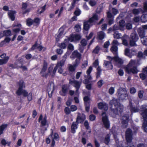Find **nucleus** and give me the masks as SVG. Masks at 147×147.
Segmentation results:
<instances>
[{
  "label": "nucleus",
  "instance_id": "f257e3e1",
  "mask_svg": "<svg viewBox=\"0 0 147 147\" xmlns=\"http://www.w3.org/2000/svg\"><path fill=\"white\" fill-rule=\"evenodd\" d=\"M109 105L111 106V111L115 115L121 114L123 112V106L120 103L119 99L113 98L110 101Z\"/></svg>",
  "mask_w": 147,
  "mask_h": 147
},
{
  "label": "nucleus",
  "instance_id": "f03ea898",
  "mask_svg": "<svg viewBox=\"0 0 147 147\" xmlns=\"http://www.w3.org/2000/svg\"><path fill=\"white\" fill-rule=\"evenodd\" d=\"M19 88L16 91V94L18 96L22 94L24 97H26L28 95V92L24 88H25V83L23 80H21L17 83Z\"/></svg>",
  "mask_w": 147,
  "mask_h": 147
},
{
  "label": "nucleus",
  "instance_id": "7ed1b4c3",
  "mask_svg": "<svg viewBox=\"0 0 147 147\" xmlns=\"http://www.w3.org/2000/svg\"><path fill=\"white\" fill-rule=\"evenodd\" d=\"M141 115L142 116L144 122L142 126L143 127L144 131L147 132V105H142L140 108Z\"/></svg>",
  "mask_w": 147,
  "mask_h": 147
},
{
  "label": "nucleus",
  "instance_id": "20e7f679",
  "mask_svg": "<svg viewBox=\"0 0 147 147\" xmlns=\"http://www.w3.org/2000/svg\"><path fill=\"white\" fill-rule=\"evenodd\" d=\"M48 63L45 60H44L41 70L40 72V74L42 77H45L47 78V76L49 75V74L50 73L53 69V67L52 66H50L49 67L48 69V72H46L47 69Z\"/></svg>",
  "mask_w": 147,
  "mask_h": 147
},
{
  "label": "nucleus",
  "instance_id": "39448f33",
  "mask_svg": "<svg viewBox=\"0 0 147 147\" xmlns=\"http://www.w3.org/2000/svg\"><path fill=\"white\" fill-rule=\"evenodd\" d=\"M26 24L28 27H30L32 25L38 27L39 25L40 20L39 18H35L34 20L30 18H28L26 20Z\"/></svg>",
  "mask_w": 147,
  "mask_h": 147
},
{
  "label": "nucleus",
  "instance_id": "423d86ee",
  "mask_svg": "<svg viewBox=\"0 0 147 147\" xmlns=\"http://www.w3.org/2000/svg\"><path fill=\"white\" fill-rule=\"evenodd\" d=\"M42 118V115L41 114L40 115L38 119V122H40V127L41 128V130L43 131H45L47 130V127H45L47 123V117L46 115H45L43 119Z\"/></svg>",
  "mask_w": 147,
  "mask_h": 147
},
{
  "label": "nucleus",
  "instance_id": "0eeeda50",
  "mask_svg": "<svg viewBox=\"0 0 147 147\" xmlns=\"http://www.w3.org/2000/svg\"><path fill=\"white\" fill-rule=\"evenodd\" d=\"M133 133L132 130L130 128H127L125 132V138L127 143H131L133 139Z\"/></svg>",
  "mask_w": 147,
  "mask_h": 147
},
{
  "label": "nucleus",
  "instance_id": "6e6552de",
  "mask_svg": "<svg viewBox=\"0 0 147 147\" xmlns=\"http://www.w3.org/2000/svg\"><path fill=\"white\" fill-rule=\"evenodd\" d=\"M117 94L118 98L121 100L126 99L128 97L127 92H125L120 89H119L117 90Z\"/></svg>",
  "mask_w": 147,
  "mask_h": 147
},
{
  "label": "nucleus",
  "instance_id": "1a4fd4ad",
  "mask_svg": "<svg viewBox=\"0 0 147 147\" xmlns=\"http://www.w3.org/2000/svg\"><path fill=\"white\" fill-rule=\"evenodd\" d=\"M102 121L104 127L106 129H109L110 126V123L108 116L106 115L103 116L102 118Z\"/></svg>",
  "mask_w": 147,
  "mask_h": 147
},
{
  "label": "nucleus",
  "instance_id": "9d476101",
  "mask_svg": "<svg viewBox=\"0 0 147 147\" xmlns=\"http://www.w3.org/2000/svg\"><path fill=\"white\" fill-rule=\"evenodd\" d=\"M132 68L129 69L128 67H126L125 68L126 71L129 74H130L132 73L133 74H137L139 71L138 69L137 66H134Z\"/></svg>",
  "mask_w": 147,
  "mask_h": 147
},
{
  "label": "nucleus",
  "instance_id": "9b49d317",
  "mask_svg": "<svg viewBox=\"0 0 147 147\" xmlns=\"http://www.w3.org/2000/svg\"><path fill=\"white\" fill-rule=\"evenodd\" d=\"M99 17L97 14L94 13L92 17L89 18L88 20V22L90 24H95L97 23V22L99 20Z\"/></svg>",
  "mask_w": 147,
  "mask_h": 147
},
{
  "label": "nucleus",
  "instance_id": "f8f14e48",
  "mask_svg": "<svg viewBox=\"0 0 147 147\" xmlns=\"http://www.w3.org/2000/svg\"><path fill=\"white\" fill-rule=\"evenodd\" d=\"M69 88L67 85H62L61 87V91H60V95L62 96H65L67 93Z\"/></svg>",
  "mask_w": 147,
  "mask_h": 147
},
{
  "label": "nucleus",
  "instance_id": "ddd939ff",
  "mask_svg": "<svg viewBox=\"0 0 147 147\" xmlns=\"http://www.w3.org/2000/svg\"><path fill=\"white\" fill-rule=\"evenodd\" d=\"M107 18H109L108 24L109 25H111L114 22V17L111 13L109 11L107 13Z\"/></svg>",
  "mask_w": 147,
  "mask_h": 147
},
{
  "label": "nucleus",
  "instance_id": "4468645a",
  "mask_svg": "<svg viewBox=\"0 0 147 147\" xmlns=\"http://www.w3.org/2000/svg\"><path fill=\"white\" fill-rule=\"evenodd\" d=\"M129 106L131 113L138 112L139 111V109L136 107H133L132 103L131 101L129 102Z\"/></svg>",
  "mask_w": 147,
  "mask_h": 147
},
{
  "label": "nucleus",
  "instance_id": "2eb2a0df",
  "mask_svg": "<svg viewBox=\"0 0 147 147\" xmlns=\"http://www.w3.org/2000/svg\"><path fill=\"white\" fill-rule=\"evenodd\" d=\"M104 65L107 70H112L113 69V65L111 61H105Z\"/></svg>",
  "mask_w": 147,
  "mask_h": 147
},
{
  "label": "nucleus",
  "instance_id": "dca6fc26",
  "mask_svg": "<svg viewBox=\"0 0 147 147\" xmlns=\"http://www.w3.org/2000/svg\"><path fill=\"white\" fill-rule=\"evenodd\" d=\"M129 114H124L122 117V123L123 124H127L129 121Z\"/></svg>",
  "mask_w": 147,
  "mask_h": 147
},
{
  "label": "nucleus",
  "instance_id": "f3484780",
  "mask_svg": "<svg viewBox=\"0 0 147 147\" xmlns=\"http://www.w3.org/2000/svg\"><path fill=\"white\" fill-rule=\"evenodd\" d=\"M78 124L76 121L73 122L71 126V132L73 134H75L76 132V130L78 128Z\"/></svg>",
  "mask_w": 147,
  "mask_h": 147
},
{
  "label": "nucleus",
  "instance_id": "a211bd4d",
  "mask_svg": "<svg viewBox=\"0 0 147 147\" xmlns=\"http://www.w3.org/2000/svg\"><path fill=\"white\" fill-rule=\"evenodd\" d=\"M71 56L74 59L76 58L78 59H81V54L78 52L77 50L74 51L72 52Z\"/></svg>",
  "mask_w": 147,
  "mask_h": 147
},
{
  "label": "nucleus",
  "instance_id": "6ab92c4d",
  "mask_svg": "<svg viewBox=\"0 0 147 147\" xmlns=\"http://www.w3.org/2000/svg\"><path fill=\"white\" fill-rule=\"evenodd\" d=\"M16 11H15L10 10L8 12V15L12 21H14L15 20V14H16Z\"/></svg>",
  "mask_w": 147,
  "mask_h": 147
},
{
  "label": "nucleus",
  "instance_id": "aec40b11",
  "mask_svg": "<svg viewBox=\"0 0 147 147\" xmlns=\"http://www.w3.org/2000/svg\"><path fill=\"white\" fill-rule=\"evenodd\" d=\"M86 119L85 116H81L78 115L76 118V122L78 124L79 123H82Z\"/></svg>",
  "mask_w": 147,
  "mask_h": 147
},
{
  "label": "nucleus",
  "instance_id": "412c9836",
  "mask_svg": "<svg viewBox=\"0 0 147 147\" xmlns=\"http://www.w3.org/2000/svg\"><path fill=\"white\" fill-rule=\"evenodd\" d=\"M138 32L140 38L144 37L145 34V31L142 28H139L137 30Z\"/></svg>",
  "mask_w": 147,
  "mask_h": 147
},
{
  "label": "nucleus",
  "instance_id": "4be33fe9",
  "mask_svg": "<svg viewBox=\"0 0 147 147\" xmlns=\"http://www.w3.org/2000/svg\"><path fill=\"white\" fill-rule=\"evenodd\" d=\"M111 134H107L105 137L104 140V143L106 145H108L110 141Z\"/></svg>",
  "mask_w": 147,
  "mask_h": 147
},
{
  "label": "nucleus",
  "instance_id": "5701e85b",
  "mask_svg": "<svg viewBox=\"0 0 147 147\" xmlns=\"http://www.w3.org/2000/svg\"><path fill=\"white\" fill-rule=\"evenodd\" d=\"M105 34L102 31H100L97 33V38L100 40H103L105 38Z\"/></svg>",
  "mask_w": 147,
  "mask_h": 147
},
{
  "label": "nucleus",
  "instance_id": "b1692460",
  "mask_svg": "<svg viewBox=\"0 0 147 147\" xmlns=\"http://www.w3.org/2000/svg\"><path fill=\"white\" fill-rule=\"evenodd\" d=\"M119 25L120 28V30H123L125 26V22L124 20H121L119 22Z\"/></svg>",
  "mask_w": 147,
  "mask_h": 147
},
{
  "label": "nucleus",
  "instance_id": "393cba45",
  "mask_svg": "<svg viewBox=\"0 0 147 147\" xmlns=\"http://www.w3.org/2000/svg\"><path fill=\"white\" fill-rule=\"evenodd\" d=\"M88 23H89V22H88V20L84 22V23L83 28L85 31H88L90 28V25L88 24Z\"/></svg>",
  "mask_w": 147,
  "mask_h": 147
},
{
  "label": "nucleus",
  "instance_id": "a878e982",
  "mask_svg": "<svg viewBox=\"0 0 147 147\" xmlns=\"http://www.w3.org/2000/svg\"><path fill=\"white\" fill-rule=\"evenodd\" d=\"M136 61L131 59L129 62V63L127 65V67H133L134 66H136Z\"/></svg>",
  "mask_w": 147,
  "mask_h": 147
},
{
  "label": "nucleus",
  "instance_id": "bb28decb",
  "mask_svg": "<svg viewBox=\"0 0 147 147\" xmlns=\"http://www.w3.org/2000/svg\"><path fill=\"white\" fill-rule=\"evenodd\" d=\"M9 59V57L7 56L4 59H0V65L6 64L7 62Z\"/></svg>",
  "mask_w": 147,
  "mask_h": 147
},
{
  "label": "nucleus",
  "instance_id": "cd10ccee",
  "mask_svg": "<svg viewBox=\"0 0 147 147\" xmlns=\"http://www.w3.org/2000/svg\"><path fill=\"white\" fill-rule=\"evenodd\" d=\"M7 124H2L0 126V136L3 134V131L7 128Z\"/></svg>",
  "mask_w": 147,
  "mask_h": 147
},
{
  "label": "nucleus",
  "instance_id": "c85d7f7f",
  "mask_svg": "<svg viewBox=\"0 0 147 147\" xmlns=\"http://www.w3.org/2000/svg\"><path fill=\"white\" fill-rule=\"evenodd\" d=\"M131 39L137 41L138 39V37L137 34L134 33H131L130 35Z\"/></svg>",
  "mask_w": 147,
  "mask_h": 147
},
{
  "label": "nucleus",
  "instance_id": "c756f323",
  "mask_svg": "<svg viewBox=\"0 0 147 147\" xmlns=\"http://www.w3.org/2000/svg\"><path fill=\"white\" fill-rule=\"evenodd\" d=\"M98 108L100 109H105V107H107H107L106 106L105 104H103L102 102H100L98 103Z\"/></svg>",
  "mask_w": 147,
  "mask_h": 147
},
{
  "label": "nucleus",
  "instance_id": "7c9ffc66",
  "mask_svg": "<svg viewBox=\"0 0 147 147\" xmlns=\"http://www.w3.org/2000/svg\"><path fill=\"white\" fill-rule=\"evenodd\" d=\"M141 39L142 44L144 45H147V36H145Z\"/></svg>",
  "mask_w": 147,
  "mask_h": 147
},
{
  "label": "nucleus",
  "instance_id": "2f4dec72",
  "mask_svg": "<svg viewBox=\"0 0 147 147\" xmlns=\"http://www.w3.org/2000/svg\"><path fill=\"white\" fill-rule=\"evenodd\" d=\"M76 3V0H73L71 4V6L68 8L67 10L68 11H71L74 8L75 6V4Z\"/></svg>",
  "mask_w": 147,
  "mask_h": 147
},
{
  "label": "nucleus",
  "instance_id": "473e14b6",
  "mask_svg": "<svg viewBox=\"0 0 147 147\" xmlns=\"http://www.w3.org/2000/svg\"><path fill=\"white\" fill-rule=\"evenodd\" d=\"M141 21L143 23L147 22V15L146 14L142 15L141 17Z\"/></svg>",
  "mask_w": 147,
  "mask_h": 147
},
{
  "label": "nucleus",
  "instance_id": "72a5a7b5",
  "mask_svg": "<svg viewBox=\"0 0 147 147\" xmlns=\"http://www.w3.org/2000/svg\"><path fill=\"white\" fill-rule=\"evenodd\" d=\"M63 32L64 30H61L59 32V34L56 37V41H59V40L60 38L62 36Z\"/></svg>",
  "mask_w": 147,
  "mask_h": 147
},
{
  "label": "nucleus",
  "instance_id": "f704fd0d",
  "mask_svg": "<svg viewBox=\"0 0 147 147\" xmlns=\"http://www.w3.org/2000/svg\"><path fill=\"white\" fill-rule=\"evenodd\" d=\"M111 51L113 53V52H116V55H117V52L118 50V47L117 46L113 45L111 49Z\"/></svg>",
  "mask_w": 147,
  "mask_h": 147
},
{
  "label": "nucleus",
  "instance_id": "c9c22d12",
  "mask_svg": "<svg viewBox=\"0 0 147 147\" xmlns=\"http://www.w3.org/2000/svg\"><path fill=\"white\" fill-rule=\"evenodd\" d=\"M74 40V35H71L70 36L68 37L67 39H65V41L66 42H67L69 41L72 42Z\"/></svg>",
  "mask_w": 147,
  "mask_h": 147
},
{
  "label": "nucleus",
  "instance_id": "e433bc0d",
  "mask_svg": "<svg viewBox=\"0 0 147 147\" xmlns=\"http://www.w3.org/2000/svg\"><path fill=\"white\" fill-rule=\"evenodd\" d=\"M74 29L77 32H79L81 30V25L78 24H76L74 27Z\"/></svg>",
  "mask_w": 147,
  "mask_h": 147
},
{
  "label": "nucleus",
  "instance_id": "4c0bfd02",
  "mask_svg": "<svg viewBox=\"0 0 147 147\" xmlns=\"http://www.w3.org/2000/svg\"><path fill=\"white\" fill-rule=\"evenodd\" d=\"M58 46L62 49H64L66 48L67 45L65 43L63 42L61 44H59L58 45Z\"/></svg>",
  "mask_w": 147,
  "mask_h": 147
},
{
  "label": "nucleus",
  "instance_id": "58836bf2",
  "mask_svg": "<svg viewBox=\"0 0 147 147\" xmlns=\"http://www.w3.org/2000/svg\"><path fill=\"white\" fill-rule=\"evenodd\" d=\"M100 49L99 46L98 45L94 49L93 51V53L96 54L98 53L99 51L100 50Z\"/></svg>",
  "mask_w": 147,
  "mask_h": 147
},
{
  "label": "nucleus",
  "instance_id": "ea45409f",
  "mask_svg": "<svg viewBox=\"0 0 147 147\" xmlns=\"http://www.w3.org/2000/svg\"><path fill=\"white\" fill-rule=\"evenodd\" d=\"M76 67H75L74 65L73 64V65H70L69 67V71L70 72H73L74 71L76 68Z\"/></svg>",
  "mask_w": 147,
  "mask_h": 147
},
{
  "label": "nucleus",
  "instance_id": "a19ab883",
  "mask_svg": "<svg viewBox=\"0 0 147 147\" xmlns=\"http://www.w3.org/2000/svg\"><path fill=\"white\" fill-rule=\"evenodd\" d=\"M75 86L74 87L76 88H77L78 90V89H79L81 85V82H80L79 81H76L74 84Z\"/></svg>",
  "mask_w": 147,
  "mask_h": 147
},
{
  "label": "nucleus",
  "instance_id": "79ce46f5",
  "mask_svg": "<svg viewBox=\"0 0 147 147\" xmlns=\"http://www.w3.org/2000/svg\"><path fill=\"white\" fill-rule=\"evenodd\" d=\"M120 35L121 34L119 33L117 31H115L113 34L114 38L117 39L120 38Z\"/></svg>",
  "mask_w": 147,
  "mask_h": 147
},
{
  "label": "nucleus",
  "instance_id": "37998d69",
  "mask_svg": "<svg viewBox=\"0 0 147 147\" xmlns=\"http://www.w3.org/2000/svg\"><path fill=\"white\" fill-rule=\"evenodd\" d=\"M112 13H113V15L114 16H115L117 14L119 13V11L118 10L116 9L115 8H112Z\"/></svg>",
  "mask_w": 147,
  "mask_h": 147
},
{
  "label": "nucleus",
  "instance_id": "c03bdc74",
  "mask_svg": "<svg viewBox=\"0 0 147 147\" xmlns=\"http://www.w3.org/2000/svg\"><path fill=\"white\" fill-rule=\"evenodd\" d=\"M5 36H8L11 35V32L10 30H8L3 31Z\"/></svg>",
  "mask_w": 147,
  "mask_h": 147
},
{
  "label": "nucleus",
  "instance_id": "a18cd8bd",
  "mask_svg": "<svg viewBox=\"0 0 147 147\" xmlns=\"http://www.w3.org/2000/svg\"><path fill=\"white\" fill-rule=\"evenodd\" d=\"M137 57H138L143 59H145V56H144V53L141 51H139Z\"/></svg>",
  "mask_w": 147,
  "mask_h": 147
},
{
  "label": "nucleus",
  "instance_id": "49530a36",
  "mask_svg": "<svg viewBox=\"0 0 147 147\" xmlns=\"http://www.w3.org/2000/svg\"><path fill=\"white\" fill-rule=\"evenodd\" d=\"M74 40H80L81 36L79 34H75L74 35Z\"/></svg>",
  "mask_w": 147,
  "mask_h": 147
},
{
  "label": "nucleus",
  "instance_id": "de8ad7c7",
  "mask_svg": "<svg viewBox=\"0 0 147 147\" xmlns=\"http://www.w3.org/2000/svg\"><path fill=\"white\" fill-rule=\"evenodd\" d=\"M85 110L86 111L87 113L89 112L90 109V106L89 102L88 103H85Z\"/></svg>",
  "mask_w": 147,
  "mask_h": 147
},
{
  "label": "nucleus",
  "instance_id": "09e8293b",
  "mask_svg": "<svg viewBox=\"0 0 147 147\" xmlns=\"http://www.w3.org/2000/svg\"><path fill=\"white\" fill-rule=\"evenodd\" d=\"M65 61H63L62 59L61 61L58 63H57L56 65L58 67H61L64 64L65 62Z\"/></svg>",
  "mask_w": 147,
  "mask_h": 147
},
{
  "label": "nucleus",
  "instance_id": "8fccbe9b",
  "mask_svg": "<svg viewBox=\"0 0 147 147\" xmlns=\"http://www.w3.org/2000/svg\"><path fill=\"white\" fill-rule=\"evenodd\" d=\"M136 41H137L131 39L129 42L130 46L131 47L136 46L137 45L136 43Z\"/></svg>",
  "mask_w": 147,
  "mask_h": 147
},
{
  "label": "nucleus",
  "instance_id": "3c124183",
  "mask_svg": "<svg viewBox=\"0 0 147 147\" xmlns=\"http://www.w3.org/2000/svg\"><path fill=\"white\" fill-rule=\"evenodd\" d=\"M54 140L58 141L59 139V137L58 134L57 133H54V137L52 138Z\"/></svg>",
  "mask_w": 147,
  "mask_h": 147
},
{
  "label": "nucleus",
  "instance_id": "603ef678",
  "mask_svg": "<svg viewBox=\"0 0 147 147\" xmlns=\"http://www.w3.org/2000/svg\"><path fill=\"white\" fill-rule=\"evenodd\" d=\"M143 90H139L138 92V97L140 99H142L143 98L144 94Z\"/></svg>",
  "mask_w": 147,
  "mask_h": 147
},
{
  "label": "nucleus",
  "instance_id": "864d4df0",
  "mask_svg": "<svg viewBox=\"0 0 147 147\" xmlns=\"http://www.w3.org/2000/svg\"><path fill=\"white\" fill-rule=\"evenodd\" d=\"M65 113L66 115H69L71 113V110L68 107H66L65 108L64 110Z\"/></svg>",
  "mask_w": 147,
  "mask_h": 147
},
{
  "label": "nucleus",
  "instance_id": "5fc2aeb1",
  "mask_svg": "<svg viewBox=\"0 0 147 147\" xmlns=\"http://www.w3.org/2000/svg\"><path fill=\"white\" fill-rule=\"evenodd\" d=\"M77 109V107L76 106L74 105H71L70 106L71 111L72 112H74L76 111Z\"/></svg>",
  "mask_w": 147,
  "mask_h": 147
},
{
  "label": "nucleus",
  "instance_id": "6e6d98bb",
  "mask_svg": "<svg viewBox=\"0 0 147 147\" xmlns=\"http://www.w3.org/2000/svg\"><path fill=\"white\" fill-rule=\"evenodd\" d=\"M38 46V42L37 41L35 42V44L32 45L30 49L31 50H34L37 48Z\"/></svg>",
  "mask_w": 147,
  "mask_h": 147
},
{
  "label": "nucleus",
  "instance_id": "4d7b16f0",
  "mask_svg": "<svg viewBox=\"0 0 147 147\" xmlns=\"http://www.w3.org/2000/svg\"><path fill=\"white\" fill-rule=\"evenodd\" d=\"M84 125L86 129H89V128H90V127L89 126V123L87 120H86L85 121L84 123Z\"/></svg>",
  "mask_w": 147,
  "mask_h": 147
},
{
  "label": "nucleus",
  "instance_id": "13d9d810",
  "mask_svg": "<svg viewBox=\"0 0 147 147\" xmlns=\"http://www.w3.org/2000/svg\"><path fill=\"white\" fill-rule=\"evenodd\" d=\"M121 39L122 40L123 44L125 46H127L128 44L127 40L125 39H124L123 37L121 38Z\"/></svg>",
  "mask_w": 147,
  "mask_h": 147
},
{
  "label": "nucleus",
  "instance_id": "bf43d9fd",
  "mask_svg": "<svg viewBox=\"0 0 147 147\" xmlns=\"http://www.w3.org/2000/svg\"><path fill=\"white\" fill-rule=\"evenodd\" d=\"M67 48L68 50H70L71 51H72L74 49V46L71 43L69 44L68 45Z\"/></svg>",
  "mask_w": 147,
  "mask_h": 147
},
{
  "label": "nucleus",
  "instance_id": "052dcab7",
  "mask_svg": "<svg viewBox=\"0 0 147 147\" xmlns=\"http://www.w3.org/2000/svg\"><path fill=\"white\" fill-rule=\"evenodd\" d=\"M81 59H78L77 58L75 60V63L74 64L75 67H77L80 63V61Z\"/></svg>",
  "mask_w": 147,
  "mask_h": 147
},
{
  "label": "nucleus",
  "instance_id": "680f3d73",
  "mask_svg": "<svg viewBox=\"0 0 147 147\" xmlns=\"http://www.w3.org/2000/svg\"><path fill=\"white\" fill-rule=\"evenodd\" d=\"M96 2L93 0H90L89 2V4L92 7H93L96 4Z\"/></svg>",
  "mask_w": 147,
  "mask_h": 147
},
{
  "label": "nucleus",
  "instance_id": "e2e57ef3",
  "mask_svg": "<svg viewBox=\"0 0 147 147\" xmlns=\"http://www.w3.org/2000/svg\"><path fill=\"white\" fill-rule=\"evenodd\" d=\"M132 12L133 14L134 15H137L140 13V11L138 9H134L132 10Z\"/></svg>",
  "mask_w": 147,
  "mask_h": 147
},
{
  "label": "nucleus",
  "instance_id": "0e129e2a",
  "mask_svg": "<svg viewBox=\"0 0 147 147\" xmlns=\"http://www.w3.org/2000/svg\"><path fill=\"white\" fill-rule=\"evenodd\" d=\"M89 120L91 121H94L96 119V116L93 114H91L89 115Z\"/></svg>",
  "mask_w": 147,
  "mask_h": 147
},
{
  "label": "nucleus",
  "instance_id": "69168bd1",
  "mask_svg": "<svg viewBox=\"0 0 147 147\" xmlns=\"http://www.w3.org/2000/svg\"><path fill=\"white\" fill-rule=\"evenodd\" d=\"M115 89L113 87H111L110 88L109 90V92L110 94H113L114 92Z\"/></svg>",
  "mask_w": 147,
  "mask_h": 147
},
{
  "label": "nucleus",
  "instance_id": "338daca9",
  "mask_svg": "<svg viewBox=\"0 0 147 147\" xmlns=\"http://www.w3.org/2000/svg\"><path fill=\"white\" fill-rule=\"evenodd\" d=\"M80 43L83 47L86 46L87 45V42L85 39H82Z\"/></svg>",
  "mask_w": 147,
  "mask_h": 147
},
{
  "label": "nucleus",
  "instance_id": "774afa93",
  "mask_svg": "<svg viewBox=\"0 0 147 147\" xmlns=\"http://www.w3.org/2000/svg\"><path fill=\"white\" fill-rule=\"evenodd\" d=\"M136 92V88L134 87L131 88L130 90V92L131 94H134Z\"/></svg>",
  "mask_w": 147,
  "mask_h": 147
}]
</instances>
